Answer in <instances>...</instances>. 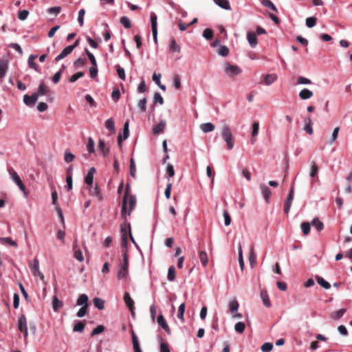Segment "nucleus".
<instances>
[{
    "instance_id": "obj_44",
    "label": "nucleus",
    "mask_w": 352,
    "mask_h": 352,
    "mask_svg": "<svg viewBox=\"0 0 352 352\" xmlns=\"http://www.w3.org/2000/svg\"><path fill=\"white\" fill-rule=\"evenodd\" d=\"M75 159V155L66 150L64 154V160L67 163L72 162Z\"/></svg>"
},
{
    "instance_id": "obj_49",
    "label": "nucleus",
    "mask_w": 352,
    "mask_h": 352,
    "mask_svg": "<svg viewBox=\"0 0 352 352\" xmlns=\"http://www.w3.org/2000/svg\"><path fill=\"white\" fill-rule=\"evenodd\" d=\"M311 223L309 222H303L301 224V229L305 235H307L310 232Z\"/></svg>"
},
{
    "instance_id": "obj_52",
    "label": "nucleus",
    "mask_w": 352,
    "mask_h": 352,
    "mask_svg": "<svg viewBox=\"0 0 352 352\" xmlns=\"http://www.w3.org/2000/svg\"><path fill=\"white\" fill-rule=\"evenodd\" d=\"M218 54L221 56H227L229 54V49L225 45H221L218 50Z\"/></svg>"
},
{
    "instance_id": "obj_15",
    "label": "nucleus",
    "mask_w": 352,
    "mask_h": 352,
    "mask_svg": "<svg viewBox=\"0 0 352 352\" xmlns=\"http://www.w3.org/2000/svg\"><path fill=\"white\" fill-rule=\"evenodd\" d=\"M260 188H261L262 195H263L265 201L267 203H269L270 198V196L272 194L270 189L267 186H265L264 184L261 185Z\"/></svg>"
},
{
    "instance_id": "obj_12",
    "label": "nucleus",
    "mask_w": 352,
    "mask_h": 352,
    "mask_svg": "<svg viewBox=\"0 0 352 352\" xmlns=\"http://www.w3.org/2000/svg\"><path fill=\"white\" fill-rule=\"evenodd\" d=\"M158 324L168 333H170V329L162 315H160L157 319Z\"/></svg>"
},
{
    "instance_id": "obj_47",
    "label": "nucleus",
    "mask_w": 352,
    "mask_h": 352,
    "mask_svg": "<svg viewBox=\"0 0 352 352\" xmlns=\"http://www.w3.org/2000/svg\"><path fill=\"white\" fill-rule=\"evenodd\" d=\"M238 250H239V263L240 268L241 269V270H243L244 268V261H243V251H242V248H241V245H239Z\"/></svg>"
},
{
    "instance_id": "obj_29",
    "label": "nucleus",
    "mask_w": 352,
    "mask_h": 352,
    "mask_svg": "<svg viewBox=\"0 0 352 352\" xmlns=\"http://www.w3.org/2000/svg\"><path fill=\"white\" fill-rule=\"evenodd\" d=\"M249 261H250V264L252 267H253L254 265L256 262V256L254 252V245H252L250 247V253H249Z\"/></svg>"
},
{
    "instance_id": "obj_31",
    "label": "nucleus",
    "mask_w": 352,
    "mask_h": 352,
    "mask_svg": "<svg viewBox=\"0 0 352 352\" xmlns=\"http://www.w3.org/2000/svg\"><path fill=\"white\" fill-rule=\"evenodd\" d=\"M200 127L204 133L211 132L214 129V125L210 122L202 124Z\"/></svg>"
},
{
    "instance_id": "obj_25",
    "label": "nucleus",
    "mask_w": 352,
    "mask_h": 352,
    "mask_svg": "<svg viewBox=\"0 0 352 352\" xmlns=\"http://www.w3.org/2000/svg\"><path fill=\"white\" fill-rule=\"evenodd\" d=\"M90 195L96 197L99 201H102L103 199L102 195L100 192V190L98 184L95 185L93 190L90 189Z\"/></svg>"
},
{
    "instance_id": "obj_18",
    "label": "nucleus",
    "mask_w": 352,
    "mask_h": 352,
    "mask_svg": "<svg viewBox=\"0 0 352 352\" xmlns=\"http://www.w3.org/2000/svg\"><path fill=\"white\" fill-rule=\"evenodd\" d=\"M248 41L252 47H254L257 45L256 34L254 32H249L247 34Z\"/></svg>"
},
{
    "instance_id": "obj_61",
    "label": "nucleus",
    "mask_w": 352,
    "mask_h": 352,
    "mask_svg": "<svg viewBox=\"0 0 352 352\" xmlns=\"http://www.w3.org/2000/svg\"><path fill=\"white\" fill-rule=\"evenodd\" d=\"M120 97V92L119 89L114 88L111 93V98L115 101L117 102Z\"/></svg>"
},
{
    "instance_id": "obj_26",
    "label": "nucleus",
    "mask_w": 352,
    "mask_h": 352,
    "mask_svg": "<svg viewBox=\"0 0 352 352\" xmlns=\"http://www.w3.org/2000/svg\"><path fill=\"white\" fill-rule=\"evenodd\" d=\"M8 66V63L6 60H0V79L3 78L7 72Z\"/></svg>"
},
{
    "instance_id": "obj_22",
    "label": "nucleus",
    "mask_w": 352,
    "mask_h": 352,
    "mask_svg": "<svg viewBox=\"0 0 352 352\" xmlns=\"http://www.w3.org/2000/svg\"><path fill=\"white\" fill-rule=\"evenodd\" d=\"M313 92L308 89H303L299 93V97L302 100L309 99L313 96Z\"/></svg>"
},
{
    "instance_id": "obj_9",
    "label": "nucleus",
    "mask_w": 352,
    "mask_h": 352,
    "mask_svg": "<svg viewBox=\"0 0 352 352\" xmlns=\"http://www.w3.org/2000/svg\"><path fill=\"white\" fill-rule=\"evenodd\" d=\"M151 28H152L153 39L155 42H157V16L154 12H151Z\"/></svg>"
},
{
    "instance_id": "obj_59",
    "label": "nucleus",
    "mask_w": 352,
    "mask_h": 352,
    "mask_svg": "<svg viewBox=\"0 0 352 352\" xmlns=\"http://www.w3.org/2000/svg\"><path fill=\"white\" fill-rule=\"evenodd\" d=\"M85 14V10L84 9H81L78 12V21L80 26H82L84 24Z\"/></svg>"
},
{
    "instance_id": "obj_36",
    "label": "nucleus",
    "mask_w": 352,
    "mask_h": 352,
    "mask_svg": "<svg viewBox=\"0 0 352 352\" xmlns=\"http://www.w3.org/2000/svg\"><path fill=\"white\" fill-rule=\"evenodd\" d=\"M74 257L80 262L83 261L84 257L82 256V253L81 250H80V248H78L77 245H74Z\"/></svg>"
},
{
    "instance_id": "obj_3",
    "label": "nucleus",
    "mask_w": 352,
    "mask_h": 352,
    "mask_svg": "<svg viewBox=\"0 0 352 352\" xmlns=\"http://www.w3.org/2000/svg\"><path fill=\"white\" fill-rule=\"evenodd\" d=\"M129 261L126 251L123 254V263L120 265L118 272V279H126L128 276Z\"/></svg>"
},
{
    "instance_id": "obj_6",
    "label": "nucleus",
    "mask_w": 352,
    "mask_h": 352,
    "mask_svg": "<svg viewBox=\"0 0 352 352\" xmlns=\"http://www.w3.org/2000/svg\"><path fill=\"white\" fill-rule=\"evenodd\" d=\"M8 172H9V174H10L11 178L15 182V184L19 186V189L21 191L25 192V186L23 184L20 177L18 175L17 173L13 168H10L8 170Z\"/></svg>"
},
{
    "instance_id": "obj_4",
    "label": "nucleus",
    "mask_w": 352,
    "mask_h": 352,
    "mask_svg": "<svg viewBox=\"0 0 352 352\" xmlns=\"http://www.w3.org/2000/svg\"><path fill=\"white\" fill-rule=\"evenodd\" d=\"M224 72L230 77H234L241 72V69L236 65H232L226 62L224 64Z\"/></svg>"
},
{
    "instance_id": "obj_35",
    "label": "nucleus",
    "mask_w": 352,
    "mask_h": 352,
    "mask_svg": "<svg viewBox=\"0 0 352 352\" xmlns=\"http://www.w3.org/2000/svg\"><path fill=\"white\" fill-rule=\"evenodd\" d=\"M36 58H37V56H36V55H30L28 58V65H29L30 67L34 69L36 71H38V67L36 65V63L34 62V60Z\"/></svg>"
},
{
    "instance_id": "obj_56",
    "label": "nucleus",
    "mask_w": 352,
    "mask_h": 352,
    "mask_svg": "<svg viewBox=\"0 0 352 352\" xmlns=\"http://www.w3.org/2000/svg\"><path fill=\"white\" fill-rule=\"evenodd\" d=\"M85 53L89 58L91 65L93 66L97 67V63L94 56L87 49H85Z\"/></svg>"
},
{
    "instance_id": "obj_63",
    "label": "nucleus",
    "mask_w": 352,
    "mask_h": 352,
    "mask_svg": "<svg viewBox=\"0 0 352 352\" xmlns=\"http://www.w3.org/2000/svg\"><path fill=\"white\" fill-rule=\"evenodd\" d=\"M105 126L109 131H114V121L112 118H109L105 122Z\"/></svg>"
},
{
    "instance_id": "obj_13",
    "label": "nucleus",
    "mask_w": 352,
    "mask_h": 352,
    "mask_svg": "<svg viewBox=\"0 0 352 352\" xmlns=\"http://www.w3.org/2000/svg\"><path fill=\"white\" fill-rule=\"evenodd\" d=\"M72 52H73V50H72V47H70L69 45L66 47L65 48H64L63 50V51L60 52V54L55 58L54 61L58 62L61 59L64 58L65 57H66L67 56L70 54Z\"/></svg>"
},
{
    "instance_id": "obj_45",
    "label": "nucleus",
    "mask_w": 352,
    "mask_h": 352,
    "mask_svg": "<svg viewBox=\"0 0 352 352\" xmlns=\"http://www.w3.org/2000/svg\"><path fill=\"white\" fill-rule=\"evenodd\" d=\"M167 278L168 280L173 281L175 278V269L174 266H170L168 268Z\"/></svg>"
},
{
    "instance_id": "obj_2",
    "label": "nucleus",
    "mask_w": 352,
    "mask_h": 352,
    "mask_svg": "<svg viewBox=\"0 0 352 352\" xmlns=\"http://www.w3.org/2000/svg\"><path fill=\"white\" fill-rule=\"evenodd\" d=\"M221 136L227 144L229 150H232L234 147V138L230 127L224 125L221 129Z\"/></svg>"
},
{
    "instance_id": "obj_41",
    "label": "nucleus",
    "mask_w": 352,
    "mask_h": 352,
    "mask_svg": "<svg viewBox=\"0 0 352 352\" xmlns=\"http://www.w3.org/2000/svg\"><path fill=\"white\" fill-rule=\"evenodd\" d=\"M47 92H48L47 87L43 82H41L39 85L38 92H36V93L38 94V96H43V95H46L47 94Z\"/></svg>"
},
{
    "instance_id": "obj_33",
    "label": "nucleus",
    "mask_w": 352,
    "mask_h": 352,
    "mask_svg": "<svg viewBox=\"0 0 352 352\" xmlns=\"http://www.w3.org/2000/svg\"><path fill=\"white\" fill-rule=\"evenodd\" d=\"M214 1L217 5L225 10L230 9V3L228 0H214Z\"/></svg>"
},
{
    "instance_id": "obj_37",
    "label": "nucleus",
    "mask_w": 352,
    "mask_h": 352,
    "mask_svg": "<svg viewBox=\"0 0 352 352\" xmlns=\"http://www.w3.org/2000/svg\"><path fill=\"white\" fill-rule=\"evenodd\" d=\"M199 258L204 266H206L208 263V255L205 251H200Z\"/></svg>"
},
{
    "instance_id": "obj_42",
    "label": "nucleus",
    "mask_w": 352,
    "mask_h": 352,
    "mask_svg": "<svg viewBox=\"0 0 352 352\" xmlns=\"http://www.w3.org/2000/svg\"><path fill=\"white\" fill-rule=\"evenodd\" d=\"M85 327V324L82 321H79L74 326L73 331L76 332H82Z\"/></svg>"
},
{
    "instance_id": "obj_5",
    "label": "nucleus",
    "mask_w": 352,
    "mask_h": 352,
    "mask_svg": "<svg viewBox=\"0 0 352 352\" xmlns=\"http://www.w3.org/2000/svg\"><path fill=\"white\" fill-rule=\"evenodd\" d=\"M29 267L34 276H39L43 280L44 276L39 270V261L37 258H34L33 261L29 263Z\"/></svg>"
},
{
    "instance_id": "obj_24",
    "label": "nucleus",
    "mask_w": 352,
    "mask_h": 352,
    "mask_svg": "<svg viewBox=\"0 0 352 352\" xmlns=\"http://www.w3.org/2000/svg\"><path fill=\"white\" fill-rule=\"evenodd\" d=\"M98 149L104 157L107 156L109 153V148L106 147L105 143L102 140H100L98 142Z\"/></svg>"
},
{
    "instance_id": "obj_21",
    "label": "nucleus",
    "mask_w": 352,
    "mask_h": 352,
    "mask_svg": "<svg viewBox=\"0 0 352 352\" xmlns=\"http://www.w3.org/2000/svg\"><path fill=\"white\" fill-rule=\"evenodd\" d=\"M18 329L20 331L25 330L27 327V320L24 315H21L18 321Z\"/></svg>"
},
{
    "instance_id": "obj_34",
    "label": "nucleus",
    "mask_w": 352,
    "mask_h": 352,
    "mask_svg": "<svg viewBox=\"0 0 352 352\" xmlns=\"http://www.w3.org/2000/svg\"><path fill=\"white\" fill-rule=\"evenodd\" d=\"M53 309L55 311H58L63 305L62 301L59 300L56 296H54L52 300Z\"/></svg>"
},
{
    "instance_id": "obj_64",
    "label": "nucleus",
    "mask_w": 352,
    "mask_h": 352,
    "mask_svg": "<svg viewBox=\"0 0 352 352\" xmlns=\"http://www.w3.org/2000/svg\"><path fill=\"white\" fill-rule=\"evenodd\" d=\"M272 344L270 342L264 343L261 346L263 352H270L272 349Z\"/></svg>"
},
{
    "instance_id": "obj_23",
    "label": "nucleus",
    "mask_w": 352,
    "mask_h": 352,
    "mask_svg": "<svg viewBox=\"0 0 352 352\" xmlns=\"http://www.w3.org/2000/svg\"><path fill=\"white\" fill-rule=\"evenodd\" d=\"M88 300V296L86 294H83L80 295V296L77 299L76 304L77 305L79 306H89Z\"/></svg>"
},
{
    "instance_id": "obj_1",
    "label": "nucleus",
    "mask_w": 352,
    "mask_h": 352,
    "mask_svg": "<svg viewBox=\"0 0 352 352\" xmlns=\"http://www.w3.org/2000/svg\"><path fill=\"white\" fill-rule=\"evenodd\" d=\"M136 205L135 197L129 193V187L126 188L122 203L121 217L126 221V215L130 216Z\"/></svg>"
},
{
    "instance_id": "obj_32",
    "label": "nucleus",
    "mask_w": 352,
    "mask_h": 352,
    "mask_svg": "<svg viewBox=\"0 0 352 352\" xmlns=\"http://www.w3.org/2000/svg\"><path fill=\"white\" fill-rule=\"evenodd\" d=\"M94 305L100 310H102L104 308V300L100 298H95L93 300Z\"/></svg>"
},
{
    "instance_id": "obj_30",
    "label": "nucleus",
    "mask_w": 352,
    "mask_h": 352,
    "mask_svg": "<svg viewBox=\"0 0 352 352\" xmlns=\"http://www.w3.org/2000/svg\"><path fill=\"white\" fill-rule=\"evenodd\" d=\"M277 80L276 74H267L264 77V82L267 85H270Z\"/></svg>"
},
{
    "instance_id": "obj_60",
    "label": "nucleus",
    "mask_w": 352,
    "mask_h": 352,
    "mask_svg": "<svg viewBox=\"0 0 352 352\" xmlns=\"http://www.w3.org/2000/svg\"><path fill=\"white\" fill-rule=\"evenodd\" d=\"M147 100L146 98L141 99L138 104V107L140 108L142 112H144L146 111V105Z\"/></svg>"
},
{
    "instance_id": "obj_62",
    "label": "nucleus",
    "mask_w": 352,
    "mask_h": 352,
    "mask_svg": "<svg viewBox=\"0 0 352 352\" xmlns=\"http://www.w3.org/2000/svg\"><path fill=\"white\" fill-rule=\"evenodd\" d=\"M104 331V327L103 325H98L97 327L94 329V330L91 332V336H94L96 335L102 333Z\"/></svg>"
},
{
    "instance_id": "obj_17",
    "label": "nucleus",
    "mask_w": 352,
    "mask_h": 352,
    "mask_svg": "<svg viewBox=\"0 0 352 352\" xmlns=\"http://www.w3.org/2000/svg\"><path fill=\"white\" fill-rule=\"evenodd\" d=\"M95 172H96V169H95L94 167H91L89 170V171H88V173H87V175H86L85 178V184H87L88 185H91L93 184V182H94V175Z\"/></svg>"
},
{
    "instance_id": "obj_27",
    "label": "nucleus",
    "mask_w": 352,
    "mask_h": 352,
    "mask_svg": "<svg viewBox=\"0 0 352 352\" xmlns=\"http://www.w3.org/2000/svg\"><path fill=\"white\" fill-rule=\"evenodd\" d=\"M346 312L345 309H340L331 314V318L333 320H339L341 318L344 313Z\"/></svg>"
},
{
    "instance_id": "obj_20",
    "label": "nucleus",
    "mask_w": 352,
    "mask_h": 352,
    "mask_svg": "<svg viewBox=\"0 0 352 352\" xmlns=\"http://www.w3.org/2000/svg\"><path fill=\"white\" fill-rule=\"evenodd\" d=\"M261 298L263 300V305L265 307H271V302H270V298H269L267 291H265V290L261 291Z\"/></svg>"
},
{
    "instance_id": "obj_51",
    "label": "nucleus",
    "mask_w": 352,
    "mask_h": 352,
    "mask_svg": "<svg viewBox=\"0 0 352 352\" xmlns=\"http://www.w3.org/2000/svg\"><path fill=\"white\" fill-rule=\"evenodd\" d=\"M186 305L185 303H182L178 309L177 317L184 321V314L185 311Z\"/></svg>"
},
{
    "instance_id": "obj_53",
    "label": "nucleus",
    "mask_w": 352,
    "mask_h": 352,
    "mask_svg": "<svg viewBox=\"0 0 352 352\" xmlns=\"http://www.w3.org/2000/svg\"><path fill=\"white\" fill-rule=\"evenodd\" d=\"M203 36L208 40L212 39V38L213 37L212 30L210 28L205 29L203 32Z\"/></svg>"
},
{
    "instance_id": "obj_54",
    "label": "nucleus",
    "mask_w": 352,
    "mask_h": 352,
    "mask_svg": "<svg viewBox=\"0 0 352 352\" xmlns=\"http://www.w3.org/2000/svg\"><path fill=\"white\" fill-rule=\"evenodd\" d=\"M262 4L268 8H270L272 9V10H274V12H277V9L276 8V6L273 4V3L270 1V0H263L262 1Z\"/></svg>"
},
{
    "instance_id": "obj_38",
    "label": "nucleus",
    "mask_w": 352,
    "mask_h": 352,
    "mask_svg": "<svg viewBox=\"0 0 352 352\" xmlns=\"http://www.w3.org/2000/svg\"><path fill=\"white\" fill-rule=\"evenodd\" d=\"M239 302L236 300H233L229 302V310L230 313L233 314L239 309Z\"/></svg>"
},
{
    "instance_id": "obj_11",
    "label": "nucleus",
    "mask_w": 352,
    "mask_h": 352,
    "mask_svg": "<svg viewBox=\"0 0 352 352\" xmlns=\"http://www.w3.org/2000/svg\"><path fill=\"white\" fill-rule=\"evenodd\" d=\"M124 301L126 305L130 309L131 314H133L134 309H135V307H134L135 303H134L133 300L131 298V296L128 292H125L124 294Z\"/></svg>"
},
{
    "instance_id": "obj_19",
    "label": "nucleus",
    "mask_w": 352,
    "mask_h": 352,
    "mask_svg": "<svg viewBox=\"0 0 352 352\" xmlns=\"http://www.w3.org/2000/svg\"><path fill=\"white\" fill-rule=\"evenodd\" d=\"M305 126L304 130L309 135L313 134L312 122L309 117L305 118Z\"/></svg>"
},
{
    "instance_id": "obj_48",
    "label": "nucleus",
    "mask_w": 352,
    "mask_h": 352,
    "mask_svg": "<svg viewBox=\"0 0 352 352\" xmlns=\"http://www.w3.org/2000/svg\"><path fill=\"white\" fill-rule=\"evenodd\" d=\"M316 21H317V19L316 17H314V16L308 17L306 19V25L308 28H311L316 25Z\"/></svg>"
},
{
    "instance_id": "obj_58",
    "label": "nucleus",
    "mask_w": 352,
    "mask_h": 352,
    "mask_svg": "<svg viewBox=\"0 0 352 352\" xmlns=\"http://www.w3.org/2000/svg\"><path fill=\"white\" fill-rule=\"evenodd\" d=\"M311 83V80H309V78H307L305 77L300 76L297 78V82H296L297 85H300V84L309 85Z\"/></svg>"
},
{
    "instance_id": "obj_39",
    "label": "nucleus",
    "mask_w": 352,
    "mask_h": 352,
    "mask_svg": "<svg viewBox=\"0 0 352 352\" xmlns=\"http://www.w3.org/2000/svg\"><path fill=\"white\" fill-rule=\"evenodd\" d=\"M316 280H317L318 283L321 287H324L326 289H330V287H331L330 283H328L327 281H326L325 280H324L322 277L317 276Z\"/></svg>"
},
{
    "instance_id": "obj_40",
    "label": "nucleus",
    "mask_w": 352,
    "mask_h": 352,
    "mask_svg": "<svg viewBox=\"0 0 352 352\" xmlns=\"http://www.w3.org/2000/svg\"><path fill=\"white\" fill-rule=\"evenodd\" d=\"M169 49L173 52H179L181 50L180 46L177 44L175 38L171 39Z\"/></svg>"
},
{
    "instance_id": "obj_10",
    "label": "nucleus",
    "mask_w": 352,
    "mask_h": 352,
    "mask_svg": "<svg viewBox=\"0 0 352 352\" xmlns=\"http://www.w3.org/2000/svg\"><path fill=\"white\" fill-rule=\"evenodd\" d=\"M294 188L292 187V188L289 191V193L287 197V199L285 201V203L284 211L286 214H287L290 210L292 203V201L294 199Z\"/></svg>"
},
{
    "instance_id": "obj_55",
    "label": "nucleus",
    "mask_w": 352,
    "mask_h": 352,
    "mask_svg": "<svg viewBox=\"0 0 352 352\" xmlns=\"http://www.w3.org/2000/svg\"><path fill=\"white\" fill-rule=\"evenodd\" d=\"M245 324L242 322H239L234 325V329L236 332L242 333L245 330Z\"/></svg>"
},
{
    "instance_id": "obj_43",
    "label": "nucleus",
    "mask_w": 352,
    "mask_h": 352,
    "mask_svg": "<svg viewBox=\"0 0 352 352\" xmlns=\"http://www.w3.org/2000/svg\"><path fill=\"white\" fill-rule=\"evenodd\" d=\"M0 242H1V243H6L9 244L10 245H11L12 247H17L16 242L15 241H13L10 237L0 238Z\"/></svg>"
},
{
    "instance_id": "obj_7",
    "label": "nucleus",
    "mask_w": 352,
    "mask_h": 352,
    "mask_svg": "<svg viewBox=\"0 0 352 352\" xmlns=\"http://www.w3.org/2000/svg\"><path fill=\"white\" fill-rule=\"evenodd\" d=\"M129 230L128 223H126V221H124V223L121 225L120 232H121V240H122V245L126 248L127 245V232Z\"/></svg>"
},
{
    "instance_id": "obj_46",
    "label": "nucleus",
    "mask_w": 352,
    "mask_h": 352,
    "mask_svg": "<svg viewBox=\"0 0 352 352\" xmlns=\"http://www.w3.org/2000/svg\"><path fill=\"white\" fill-rule=\"evenodd\" d=\"M87 149L89 153H93L95 152L94 148V141L91 138H88V142L87 144Z\"/></svg>"
},
{
    "instance_id": "obj_16",
    "label": "nucleus",
    "mask_w": 352,
    "mask_h": 352,
    "mask_svg": "<svg viewBox=\"0 0 352 352\" xmlns=\"http://www.w3.org/2000/svg\"><path fill=\"white\" fill-rule=\"evenodd\" d=\"M166 126V122L164 120H161L157 124L155 125L153 129V133L154 135H157L160 133H162Z\"/></svg>"
},
{
    "instance_id": "obj_50",
    "label": "nucleus",
    "mask_w": 352,
    "mask_h": 352,
    "mask_svg": "<svg viewBox=\"0 0 352 352\" xmlns=\"http://www.w3.org/2000/svg\"><path fill=\"white\" fill-rule=\"evenodd\" d=\"M318 170V167L316 165V162L314 161L311 162V171H310V176L311 177H314L317 175Z\"/></svg>"
},
{
    "instance_id": "obj_57",
    "label": "nucleus",
    "mask_w": 352,
    "mask_h": 352,
    "mask_svg": "<svg viewBox=\"0 0 352 352\" xmlns=\"http://www.w3.org/2000/svg\"><path fill=\"white\" fill-rule=\"evenodd\" d=\"M120 23L126 28H131V23L129 20V19L126 16H122L120 18Z\"/></svg>"
},
{
    "instance_id": "obj_8",
    "label": "nucleus",
    "mask_w": 352,
    "mask_h": 352,
    "mask_svg": "<svg viewBox=\"0 0 352 352\" xmlns=\"http://www.w3.org/2000/svg\"><path fill=\"white\" fill-rule=\"evenodd\" d=\"M38 98V94L34 93L32 96L27 94L23 96V102L28 106H33L37 101Z\"/></svg>"
},
{
    "instance_id": "obj_28",
    "label": "nucleus",
    "mask_w": 352,
    "mask_h": 352,
    "mask_svg": "<svg viewBox=\"0 0 352 352\" xmlns=\"http://www.w3.org/2000/svg\"><path fill=\"white\" fill-rule=\"evenodd\" d=\"M311 225L316 228V229L320 232L324 228V224L320 221L318 218H315L311 223Z\"/></svg>"
},
{
    "instance_id": "obj_14",
    "label": "nucleus",
    "mask_w": 352,
    "mask_h": 352,
    "mask_svg": "<svg viewBox=\"0 0 352 352\" xmlns=\"http://www.w3.org/2000/svg\"><path fill=\"white\" fill-rule=\"evenodd\" d=\"M129 135V122H126L124 125L123 129V135H119L118 137V142L120 146H121V142L123 140H126L128 138Z\"/></svg>"
}]
</instances>
